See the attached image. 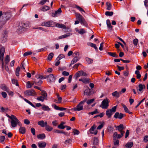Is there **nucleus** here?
Returning <instances> with one entry per match:
<instances>
[{"label":"nucleus","mask_w":148,"mask_h":148,"mask_svg":"<svg viewBox=\"0 0 148 148\" xmlns=\"http://www.w3.org/2000/svg\"><path fill=\"white\" fill-rule=\"evenodd\" d=\"M72 142V139L70 138H68L64 142V143L66 145H69L70 143H71Z\"/></svg>","instance_id":"obj_39"},{"label":"nucleus","mask_w":148,"mask_h":148,"mask_svg":"<svg viewBox=\"0 0 148 148\" xmlns=\"http://www.w3.org/2000/svg\"><path fill=\"white\" fill-rule=\"evenodd\" d=\"M38 145L39 147L44 148L46 145V143L43 141L39 142L38 143Z\"/></svg>","instance_id":"obj_16"},{"label":"nucleus","mask_w":148,"mask_h":148,"mask_svg":"<svg viewBox=\"0 0 148 148\" xmlns=\"http://www.w3.org/2000/svg\"><path fill=\"white\" fill-rule=\"evenodd\" d=\"M14 117L11 121V125L13 127H16L17 125H20L21 124L20 122L17 118L16 116Z\"/></svg>","instance_id":"obj_6"},{"label":"nucleus","mask_w":148,"mask_h":148,"mask_svg":"<svg viewBox=\"0 0 148 148\" xmlns=\"http://www.w3.org/2000/svg\"><path fill=\"white\" fill-rule=\"evenodd\" d=\"M94 100H95V99H91L88 100L87 101L86 103L88 104L89 105V104H90L91 103H92L94 102Z\"/></svg>","instance_id":"obj_60"},{"label":"nucleus","mask_w":148,"mask_h":148,"mask_svg":"<svg viewBox=\"0 0 148 148\" xmlns=\"http://www.w3.org/2000/svg\"><path fill=\"white\" fill-rule=\"evenodd\" d=\"M106 23L108 28L109 29H112L113 27L111 25L110 21L109 19L107 20Z\"/></svg>","instance_id":"obj_31"},{"label":"nucleus","mask_w":148,"mask_h":148,"mask_svg":"<svg viewBox=\"0 0 148 148\" xmlns=\"http://www.w3.org/2000/svg\"><path fill=\"white\" fill-rule=\"evenodd\" d=\"M12 84H15L16 86H18L19 84L18 81L14 79H13L12 80Z\"/></svg>","instance_id":"obj_35"},{"label":"nucleus","mask_w":148,"mask_h":148,"mask_svg":"<svg viewBox=\"0 0 148 148\" xmlns=\"http://www.w3.org/2000/svg\"><path fill=\"white\" fill-rule=\"evenodd\" d=\"M55 25L54 23L52 21L47 22H44L42 23V25L43 26L47 27H53Z\"/></svg>","instance_id":"obj_8"},{"label":"nucleus","mask_w":148,"mask_h":148,"mask_svg":"<svg viewBox=\"0 0 148 148\" xmlns=\"http://www.w3.org/2000/svg\"><path fill=\"white\" fill-rule=\"evenodd\" d=\"M72 34H71L70 33H68L64 35H62L61 36L59 37V39H61L63 38H65L67 37Z\"/></svg>","instance_id":"obj_26"},{"label":"nucleus","mask_w":148,"mask_h":148,"mask_svg":"<svg viewBox=\"0 0 148 148\" xmlns=\"http://www.w3.org/2000/svg\"><path fill=\"white\" fill-rule=\"evenodd\" d=\"M88 75L86 73L82 71H80L77 72L75 75V77L77 79L79 77L81 76H86Z\"/></svg>","instance_id":"obj_9"},{"label":"nucleus","mask_w":148,"mask_h":148,"mask_svg":"<svg viewBox=\"0 0 148 148\" xmlns=\"http://www.w3.org/2000/svg\"><path fill=\"white\" fill-rule=\"evenodd\" d=\"M125 116V114H123L122 113H119V112H116L114 116V117L116 119H121Z\"/></svg>","instance_id":"obj_12"},{"label":"nucleus","mask_w":148,"mask_h":148,"mask_svg":"<svg viewBox=\"0 0 148 148\" xmlns=\"http://www.w3.org/2000/svg\"><path fill=\"white\" fill-rule=\"evenodd\" d=\"M30 26V24L29 23H21V25L18 27L17 32L18 33H20L25 30Z\"/></svg>","instance_id":"obj_1"},{"label":"nucleus","mask_w":148,"mask_h":148,"mask_svg":"<svg viewBox=\"0 0 148 148\" xmlns=\"http://www.w3.org/2000/svg\"><path fill=\"white\" fill-rule=\"evenodd\" d=\"M24 94L25 96H35L37 95L36 93L33 89L26 90L24 92Z\"/></svg>","instance_id":"obj_5"},{"label":"nucleus","mask_w":148,"mask_h":148,"mask_svg":"<svg viewBox=\"0 0 148 148\" xmlns=\"http://www.w3.org/2000/svg\"><path fill=\"white\" fill-rule=\"evenodd\" d=\"M90 90L89 89L86 90L84 92V95H90Z\"/></svg>","instance_id":"obj_38"},{"label":"nucleus","mask_w":148,"mask_h":148,"mask_svg":"<svg viewBox=\"0 0 148 148\" xmlns=\"http://www.w3.org/2000/svg\"><path fill=\"white\" fill-rule=\"evenodd\" d=\"M38 124L42 127H44L45 126V122L43 120L40 121L38 122Z\"/></svg>","instance_id":"obj_23"},{"label":"nucleus","mask_w":148,"mask_h":148,"mask_svg":"<svg viewBox=\"0 0 148 148\" xmlns=\"http://www.w3.org/2000/svg\"><path fill=\"white\" fill-rule=\"evenodd\" d=\"M41 95L45 99H47V94L45 91L44 90L42 91L41 94Z\"/></svg>","instance_id":"obj_32"},{"label":"nucleus","mask_w":148,"mask_h":148,"mask_svg":"<svg viewBox=\"0 0 148 148\" xmlns=\"http://www.w3.org/2000/svg\"><path fill=\"white\" fill-rule=\"evenodd\" d=\"M75 8H76L77 10H78L80 12H85L84 10L82 8H81L80 7H79V6L78 5H75Z\"/></svg>","instance_id":"obj_50"},{"label":"nucleus","mask_w":148,"mask_h":148,"mask_svg":"<svg viewBox=\"0 0 148 148\" xmlns=\"http://www.w3.org/2000/svg\"><path fill=\"white\" fill-rule=\"evenodd\" d=\"M37 137L38 139H43L45 138V135L44 134H42L38 135Z\"/></svg>","instance_id":"obj_27"},{"label":"nucleus","mask_w":148,"mask_h":148,"mask_svg":"<svg viewBox=\"0 0 148 148\" xmlns=\"http://www.w3.org/2000/svg\"><path fill=\"white\" fill-rule=\"evenodd\" d=\"M108 54L111 56L115 58H117L118 57V56L115 53H112L110 52H108Z\"/></svg>","instance_id":"obj_34"},{"label":"nucleus","mask_w":148,"mask_h":148,"mask_svg":"<svg viewBox=\"0 0 148 148\" xmlns=\"http://www.w3.org/2000/svg\"><path fill=\"white\" fill-rule=\"evenodd\" d=\"M11 17L10 13L8 12H4L3 13V17L5 19L6 21L9 20Z\"/></svg>","instance_id":"obj_11"},{"label":"nucleus","mask_w":148,"mask_h":148,"mask_svg":"<svg viewBox=\"0 0 148 148\" xmlns=\"http://www.w3.org/2000/svg\"><path fill=\"white\" fill-rule=\"evenodd\" d=\"M133 145V143L132 142H128L125 145V147L127 148H130L132 147Z\"/></svg>","instance_id":"obj_28"},{"label":"nucleus","mask_w":148,"mask_h":148,"mask_svg":"<svg viewBox=\"0 0 148 148\" xmlns=\"http://www.w3.org/2000/svg\"><path fill=\"white\" fill-rule=\"evenodd\" d=\"M64 55L62 54L58 56L57 58V59L58 60H61V59L64 58Z\"/></svg>","instance_id":"obj_59"},{"label":"nucleus","mask_w":148,"mask_h":148,"mask_svg":"<svg viewBox=\"0 0 148 148\" xmlns=\"http://www.w3.org/2000/svg\"><path fill=\"white\" fill-rule=\"evenodd\" d=\"M50 9V8L49 7L45 5L42 7L41 10L45 12L49 10Z\"/></svg>","instance_id":"obj_29"},{"label":"nucleus","mask_w":148,"mask_h":148,"mask_svg":"<svg viewBox=\"0 0 148 148\" xmlns=\"http://www.w3.org/2000/svg\"><path fill=\"white\" fill-rule=\"evenodd\" d=\"M122 106L124 110H125V111L126 112H128V111L129 110L128 109V108H127V107L125 105L123 104H122Z\"/></svg>","instance_id":"obj_62"},{"label":"nucleus","mask_w":148,"mask_h":148,"mask_svg":"<svg viewBox=\"0 0 148 148\" xmlns=\"http://www.w3.org/2000/svg\"><path fill=\"white\" fill-rule=\"evenodd\" d=\"M7 32L6 31H4V34L2 35L1 40L3 42L6 41L7 37Z\"/></svg>","instance_id":"obj_13"},{"label":"nucleus","mask_w":148,"mask_h":148,"mask_svg":"<svg viewBox=\"0 0 148 148\" xmlns=\"http://www.w3.org/2000/svg\"><path fill=\"white\" fill-rule=\"evenodd\" d=\"M49 2V0H43L41 1L40 2V4H41V5H44V4H45L46 2Z\"/></svg>","instance_id":"obj_61"},{"label":"nucleus","mask_w":148,"mask_h":148,"mask_svg":"<svg viewBox=\"0 0 148 148\" xmlns=\"http://www.w3.org/2000/svg\"><path fill=\"white\" fill-rule=\"evenodd\" d=\"M139 89L138 90L139 92H138V94H140L142 92V90L145 88V86L144 85H142V84H140L138 85Z\"/></svg>","instance_id":"obj_20"},{"label":"nucleus","mask_w":148,"mask_h":148,"mask_svg":"<svg viewBox=\"0 0 148 148\" xmlns=\"http://www.w3.org/2000/svg\"><path fill=\"white\" fill-rule=\"evenodd\" d=\"M78 32L81 34H82L85 33L86 32L84 29H80L79 31H78Z\"/></svg>","instance_id":"obj_54"},{"label":"nucleus","mask_w":148,"mask_h":148,"mask_svg":"<svg viewBox=\"0 0 148 148\" xmlns=\"http://www.w3.org/2000/svg\"><path fill=\"white\" fill-rule=\"evenodd\" d=\"M118 130L120 132H125L124 131H123L124 129L123 125L122 124H121L120 125L117 126V127Z\"/></svg>","instance_id":"obj_22"},{"label":"nucleus","mask_w":148,"mask_h":148,"mask_svg":"<svg viewBox=\"0 0 148 148\" xmlns=\"http://www.w3.org/2000/svg\"><path fill=\"white\" fill-rule=\"evenodd\" d=\"M44 79L47 78L48 80H49L50 82L54 81L55 80V78L53 74H50L48 75H47L45 77Z\"/></svg>","instance_id":"obj_14"},{"label":"nucleus","mask_w":148,"mask_h":148,"mask_svg":"<svg viewBox=\"0 0 148 148\" xmlns=\"http://www.w3.org/2000/svg\"><path fill=\"white\" fill-rule=\"evenodd\" d=\"M32 54V52L31 51H29L25 52L23 54V56L25 57L29 55Z\"/></svg>","instance_id":"obj_55"},{"label":"nucleus","mask_w":148,"mask_h":148,"mask_svg":"<svg viewBox=\"0 0 148 148\" xmlns=\"http://www.w3.org/2000/svg\"><path fill=\"white\" fill-rule=\"evenodd\" d=\"M106 5L107 7V9L108 10H110L111 9L112 5L109 2H107L106 3Z\"/></svg>","instance_id":"obj_41"},{"label":"nucleus","mask_w":148,"mask_h":148,"mask_svg":"<svg viewBox=\"0 0 148 148\" xmlns=\"http://www.w3.org/2000/svg\"><path fill=\"white\" fill-rule=\"evenodd\" d=\"M116 106H114L112 107V109H109L106 110V114L108 118H110L113 113L116 112Z\"/></svg>","instance_id":"obj_3"},{"label":"nucleus","mask_w":148,"mask_h":148,"mask_svg":"<svg viewBox=\"0 0 148 148\" xmlns=\"http://www.w3.org/2000/svg\"><path fill=\"white\" fill-rule=\"evenodd\" d=\"M75 14L77 19L79 21L80 23L83 25L87 27V24L83 17L79 13H76Z\"/></svg>","instance_id":"obj_2"},{"label":"nucleus","mask_w":148,"mask_h":148,"mask_svg":"<svg viewBox=\"0 0 148 148\" xmlns=\"http://www.w3.org/2000/svg\"><path fill=\"white\" fill-rule=\"evenodd\" d=\"M99 142V140L97 138L95 137L94 139L93 144L95 145H97Z\"/></svg>","instance_id":"obj_45"},{"label":"nucleus","mask_w":148,"mask_h":148,"mask_svg":"<svg viewBox=\"0 0 148 148\" xmlns=\"http://www.w3.org/2000/svg\"><path fill=\"white\" fill-rule=\"evenodd\" d=\"M32 87V85H31L29 81H28L26 87L27 88H31Z\"/></svg>","instance_id":"obj_63"},{"label":"nucleus","mask_w":148,"mask_h":148,"mask_svg":"<svg viewBox=\"0 0 148 148\" xmlns=\"http://www.w3.org/2000/svg\"><path fill=\"white\" fill-rule=\"evenodd\" d=\"M98 113V112L97 111V109H96V110H95L94 111L89 112L88 113V114H91L92 115H93L94 114H96Z\"/></svg>","instance_id":"obj_57"},{"label":"nucleus","mask_w":148,"mask_h":148,"mask_svg":"<svg viewBox=\"0 0 148 148\" xmlns=\"http://www.w3.org/2000/svg\"><path fill=\"white\" fill-rule=\"evenodd\" d=\"M138 42V40L137 39H135L133 41V43L135 46L137 45Z\"/></svg>","instance_id":"obj_64"},{"label":"nucleus","mask_w":148,"mask_h":148,"mask_svg":"<svg viewBox=\"0 0 148 148\" xmlns=\"http://www.w3.org/2000/svg\"><path fill=\"white\" fill-rule=\"evenodd\" d=\"M53 56V53H51L48 56V59L49 60H51Z\"/></svg>","instance_id":"obj_51"},{"label":"nucleus","mask_w":148,"mask_h":148,"mask_svg":"<svg viewBox=\"0 0 148 148\" xmlns=\"http://www.w3.org/2000/svg\"><path fill=\"white\" fill-rule=\"evenodd\" d=\"M83 105L80 102L77 106L73 108L72 110L74 111H79L83 109Z\"/></svg>","instance_id":"obj_10"},{"label":"nucleus","mask_w":148,"mask_h":148,"mask_svg":"<svg viewBox=\"0 0 148 148\" xmlns=\"http://www.w3.org/2000/svg\"><path fill=\"white\" fill-rule=\"evenodd\" d=\"M73 133L74 135H78L79 133V132L76 129H74L73 130Z\"/></svg>","instance_id":"obj_53"},{"label":"nucleus","mask_w":148,"mask_h":148,"mask_svg":"<svg viewBox=\"0 0 148 148\" xmlns=\"http://www.w3.org/2000/svg\"><path fill=\"white\" fill-rule=\"evenodd\" d=\"M19 132L21 134H24L25 133L26 129L23 127H20L19 129Z\"/></svg>","instance_id":"obj_21"},{"label":"nucleus","mask_w":148,"mask_h":148,"mask_svg":"<svg viewBox=\"0 0 148 148\" xmlns=\"http://www.w3.org/2000/svg\"><path fill=\"white\" fill-rule=\"evenodd\" d=\"M110 101L108 99H104L100 106V107L103 109H107L109 106Z\"/></svg>","instance_id":"obj_4"},{"label":"nucleus","mask_w":148,"mask_h":148,"mask_svg":"<svg viewBox=\"0 0 148 148\" xmlns=\"http://www.w3.org/2000/svg\"><path fill=\"white\" fill-rule=\"evenodd\" d=\"M8 110V108H4L3 107H1L0 108V111L2 112H6Z\"/></svg>","instance_id":"obj_49"},{"label":"nucleus","mask_w":148,"mask_h":148,"mask_svg":"<svg viewBox=\"0 0 148 148\" xmlns=\"http://www.w3.org/2000/svg\"><path fill=\"white\" fill-rule=\"evenodd\" d=\"M80 58H77V57H74L71 61L70 65L71 66V64H74L76 63L79 60Z\"/></svg>","instance_id":"obj_24"},{"label":"nucleus","mask_w":148,"mask_h":148,"mask_svg":"<svg viewBox=\"0 0 148 148\" xmlns=\"http://www.w3.org/2000/svg\"><path fill=\"white\" fill-rule=\"evenodd\" d=\"M79 81H82L84 83H89V79L87 78H81L79 79Z\"/></svg>","instance_id":"obj_30"},{"label":"nucleus","mask_w":148,"mask_h":148,"mask_svg":"<svg viewBox=\"0 0 148 148\" xmlns=\"http://www.w3.org/2000/svg\"><path fill=\"white\" fill-rule=\"evenodd\" d=\"M96 128V127L95 126V125L92 126L89 130L91 134H94L95 135L97 134V131H95V132H93Z\"/></svg>","instance_id":"obj_17"},{"label":"nucleus","mask_w":148,"mask_h":148,"mask_svg":"<svg viewBox=\"0 0 148 148\" xmlns=\"http://www.w3.org/2000/svg\"><path fill=\"white\" fill-rule=\"evenodd\" d=\"M20 70V68L19 66H18L16 69V76H18L19 75V72Z\"/></svg>","instance_id":"obj_47"},{"label":"nucleus","mask_w":148,"mask_h":148,"mask_svg":"<svg viewBox=\"0 0 148 148\" xmlns=\"http://www.w3.org/2000/svg\"><path fill=\"white\" fill-rule=\"evenodd\" d=\"M121 134H118L117 138L118 139L120 138H121L123 136L124 134L125 133V132H120Z\"/></svg>","instance_id":"obj_58"},{"label":"nucleus","mask_w":148,"mask_h":148,"mask_svg":"<svg viewBox=\"0 0 148 148\" xmlns=\"http://www.w3.org/2000/svg\"><path fill=\"white\" fill-rule=\"evenodd\" d=\"M5 49L4 47H1L0 48V55H4Z\"/></svg>","instance_id":"obj_42"},{"label":"nucleus","mask_w":148,"mask_h":148,"mask_svg":"<svg viewBox=\"0 0 148 148\" xmlns=\"http://www.w3.org/2000/svg\"><path fill=\"white\" fill-rule=\"evenodd\" d=\"M120 95L121 94L119 93V92H118L117 91H115L112 93V95L113 96L117 98L119 97Z\"/></svg>","instance_id":"obj_25"},{"label":"nucleus","mask_w":148,"mask_h":148,"mask_svg":"<svg viewBox=\"0 0 148 148\" xmlns=\"http://www.w3.org/2000/svg\"><path fill=\"white\" fill-rule=\"evenodd\" d=\"M37 99L38 101H44L45 99L42 96L40 97H37Z\"/></svg>","instance_id":"obj_56"},{"label":"nucleus","mask_w":148,"mask_h":148,"mask_svg":"<svg viewBox=\"0 0 148 148\" xmlns=\"http://www.w3.org/2000/svg\"><path fill=\"white\" fill-rule=\"evenodd\" d=\"M0 88L2 90L4 91H5L7 92H8L9 91V88L5 84H1L0 86Z\"/></svg>","instance_id":"obj_18"},{"label":"nucleus","mask_w":148,"mask_h":148,"mask_svg":"<svg viewBox=\"0 0 148 148\" xmlns=\"http://www.w3.org/2000/svg\"><path fill=\"white\" fill-rule=\"evenodd\" d=\"M86 60L87 62L89 64H91L92 63L93 61L92 59L88 57H86Z\"/></svg>","instance_id":"obj_37"},{"label":"nucleus","mask_w":148,"mask_h":148,"mask_svg":"<svg viewBox=\"0 0 148 148\" xmlns=\"http://www.w3.org/2000/svg\"><path fill=\"white\" fill-rule=\"evenodd\" d=\"M23 99L25 102H26L27 103L30 104L34 108H36L35 106L33 105L30 101L28 100L25 98H23Z\"/></svg>","instance_id":"obj_40"},{"label":"nucleus","mask_w":148,"mask_h":148,"mask_svg":"<svg viewBox=\"0 0 148 148\" xmlns=\"http://www.w3.org/2000/svg\"><path fill=\"white\" fill-rule=\"evenodd\" d=\"M0 60L1 61L2 63V68H3L4 67V62H3V56L4 55H0Z\"/></svg>","instance_id":"obj_36"},{"label":"nucleus","mask_w":148,"mask_h":148,"mask_svg":"<svg viewBox=\"0 0 148 148\" xmlns=\"http://www.w3.org/2000/svg\"><path fill=\"white\" fill-rule=\"evenodd\" d=\"M56 26L60 28H63L65 29V32H71V30L68 27H66L64 24H62L57 23L56 24Z\"/></svg>","instance_id":"obj_7"},{"label":"nucleus","mask_w":148,"mask_h":148,"mask_svg":"<svg viewBox=\"0 0 148 148\" xmlns=\"http://www.w3.org/2000/svg\"><path fill=\"white\" fill-rule=\"evenodd\" d=\"M10 61V56L8 55H7L5 58V62L6 64L8 63Z\"/></svg>","instance_id":"obj_43"},{"label":"nucleus","mask_w":148,"mask_h":148,"mask_svg":"<svg viewBox=\"0 0 148 148\" xmlns=\"http://www.w3.org/2000/svg\"><path fill=\"white\" fill-rule=\"evenodd\" d=\"M79 54L78 52H75L73 54V56L74 57H77V58H80L79 57Z\"/></svg>","instance_id":"obj_52"},{"label":"nucleus","mask_w":148,"mask_h":148,"mask_svg":"<svg viewBox=\"0 0 148 148\" xmlns=\"http://www.w3.org/2000/svg\"><path fill=\"white\" fill-rule=\"evenodd\" d=\"M135 73L136 75V77L137 79H140L141 77V75L140 74V72L138 70H136L135 71Z\"/></svg>","instance_id":"obj_33"},{"label":"nucleus","mask_w":148,"mask_h":148,"mask_svg":"<svg viewBox=\"0 0 148 148\" xmlns=\"http://www.w3.org/2000/svg\"><path fill=\"white\" fill-rule=\"evenodd\" d=\"M42 109L46 111H49L50 110V109L49 107L47 106H46L45 105H43L42 107Z\"/></svg>","instance_id":"obj_44"},{"label":"nucleus","mask_w":148,"mask_h":148,"mask_svg":"<svg viewBox=\"0 0 148 148\" xmlns=\"http://www.w3.org/2000/svg\"><path fill=\"white\" fill-rule=\"evenodd\" d=\"M105 14L107 16H111L113 15V12L107 11L105 12Z\"/></svg>","instance_id":"obj_46"},{"label":"nucleus","mask_w":148,"mask_h":148,"mask_svg":"<svg viewBox=\"0 0 148 148\" xmlns=\"http://www.w3.org/2000/svg\"><path fill=\"white\" fill-rule=\"evenodd\" d=\"M88 45L94 48L95 49H97V48L96 45L92 43H89Z\"/></svg>","instance_id":"obj_48"},{"label":"nucleus","mask_w":148,"mask_h":148,"mask_svg":"<svg viewBox=\"0 0 148 148\" xmlns=\"http://www.w3.org/2000/svg\"><path fill=\"white\" fill-rule=\"evenodd\" d=\"M45 130L48 132H51L53 130V128L48 125L47 122V121H45Z\"/></svg>","instance_id":"obj_15"},{"label":"nucleus","mask_w":148,"mask_h":148,"mask_svg":"<svg viewBox=\"0 0 148 148\" xmlns=\"http://www.w3.org/2000/svg\"><path fill=\"white\" fill-rule=\"evenodd\" d=\"M53 131L55 133L63 134L67 136H69V134H68L67 132H64L62 131H60L58 130H54Z\"/></svg>","instance_id":"obj_19"}]
</instances>
